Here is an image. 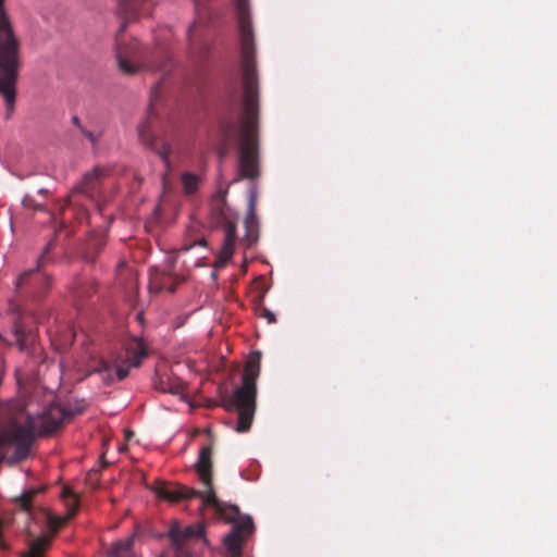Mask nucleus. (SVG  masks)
<instances>
[{
  "label": "nucleus",
  "mask_w": 557,
  "mask_h": 557,
  "mask_svg": "<svg viewBox=\"0 0 557 557\" xmlns=\"http://www.w3.org/2000/svg\"><path fill=\"white\" fill-rule=\"evenodd\" d=\"M63 522H64V520H61V519H58V518H51V519H50V523H51L54 528L60 527Z\"/></svg>",
  "instance_id": "obj_25"
},
{
  "label": "nucleus",
  "mask_w": 557,
  "mask_h": 557,
  "mask_svg": "<svg viewBox=\"0 0 557 557\" xmlns=\"http://www.w3.org/2000/svg\"><path fill=\"white\" fill-rule=\"evenodd\" d=\"M82 133L95 145L97 143L96 137L94 134L85 128H82Z\"/></svg>",
  "instance_id": "obj_24"
},
{
  "label": "nucleus",
  "mask_w": 557,
  "mask_h": 557,
  "mask_svg": "<svg viewBox=\"0 0 557 557\" xmlns=\"http://www.w3.org/2000/svg\"><path fill=\"white\" fill-rule=\"evenodd\" d=\"M259 315L267 320L269 324H272L276 321L275 314L268 308H261L259 311Z\"/></svg>",
  "instance_id": "obj_21"
},
{
  "label": "nucleus",
  "mask_w": 557,
  "mask_h": 557,
  "mask_svg": "<svg viewBox=\"0 0 557 557\" xmlns=\"http://www.w3.org/2000/svg\"><path fill=\"white\" fill-rule=\"evenodd\" d=\"M23 205L28 208L40 209V206L32 205L27 197L24 198Z\"/></svg>",
  "instance_id": "obj_26"
},
{
  "label": "nucleus",
  "mask_w": 557,
  "mask_h": 557,
  "mask_svg": "<svg viewBox=\"0 0 557 557\" xmlns=\"http://www.w3.org/2000/svg\"><path fill=\"white\" fill-rule=\"evenodd\" d=\"M17 425L13 424L9 428L0 430V462L7 457V451L14 444V453L9 458V462L14 463L26 459L28 456H21L17 454L18 438H17Z\"/></svg>",
  "instance_id": "obj_10"
},
{
  "label": "nucleus",
  "mask_w": 557,
  "mask_h": 557,
  "mask_svg": "<svg viewBox=\"0 0 557 557\" xmlns=\"http://www.w3.org/2000/svg\"><path fill=\"white\" fill-rule=\"evenodd\" d=\"M154 388L160 391L161 393H169L172 395H178L182 393V386L178 383H165L162 379L159 381H154Z\"/></svg>",
  "instance_id": "obj_16"
},
{
  "label": "nucleus",
  "mask_w": 557,
  "mask_h": 557,
  "mask_svg": "<svg viewBox=\"0 0 557 557\" xmlns=\"http://www.w3.org/2000/svg\"><path fill=\"white\" fill-rule=\"evenodd\" d=\"M195 468L197 469L199 480L207 487L206 491L200 492L193 487L177 485L172 488H162L159 493L160 496L170 502L199 497L203 504L214 507L221 515H225L226 509H228L234 515H238L239 508L237 505L224 504L220 502L215 495L212 486L211 448L209 446H203L200 448Z\"/></svg>",
  "instance_id": "obj_3"
},
{
  "label": "nucleus",
  "mask_w": 557,
  "mask_h": 557,
  "mask_svg": "<svg viewBox=\"0 0 557 557\" xmlns=\"http://www.w3.org/2000/svg\"><path fill=\"white\" fill-rule=\"evenodd\" d=\"M2 338H3V337H2V335L0 334V339H2Z\"/></svg>",
  "instance_id": "obj_29"
},
{
  "label": "nucleus",
  "mask_w": 557,
  "mask_h": 557,
  "mask_svg": "<svg viewBox=\"0 0 557 557\" xmlns=\"http://www.w3.org/2000/svg\"><path fill=\"white\" fill-rule=\"evenodd\" d=\"M42 490L44 487H27L23 490L17 496L12 497V502L17 504L21 509L30 513L33 498Z\"/></svg>",
  "instance_id": "obj_12"
},
{
  "label": "nucleus",
  "mask_w": 557,
  "mask_h": 557,
  "mask_svg": "<svg viewBox=\"0 0 557 557\" xmlns=\"http://www.w3.org/2000/svg\"><path fill=\"white\" fill-rule=\"evenodd\" d=\"M39 194H45L46 193V189L41 188L38 190Z\"/></svg>",
  "instance_id": "obj_28"
},
{
  "label": "nucleus",
  "mask_w": 557,
  "mask_h": 557,
  "mask_svg": "<svg viewBox=\"0 0 557 557\" xmlns=\"http://www.w3.org/2000/svg\"><path fill=\"white\" fill-rule=\"evenodd\" d=\"M199 176L193 173L186 172L182 175V184L185 194L190 195L194 194L198 189L199 185Z\"/></svg>",
  "instance_id": "obj_15"
},
{
  "label": "nucleus",
  "mask_w": 557,
  "mask_h": 557,
  "mask_svg": "<svg viewBox=\"0 0 557 557\" xmlns=\"http://www.w3.org/2000/svg\"><path fill=\"white\" fill-rule=\"evenodd\" d=\"M72 122H73L76 126H78L81 129L83 128V127H81V122H79L78 116H73V117H72Z\"/></svg>",
  "instance_id": "obj_27"
},
{
  "label": "nucleus",
  "mask_w": 557,
  "mask_h": 557,
  "mask_svg": "<svg viewBox=\"0 0 557 557\" xmlns=\"http://www.w3.org/2000/svg\"><path fill=\"white\" fill-rule=\"evenodd\" d=\"M64 422V414L59 410V404L51 403L37 413H27L23 424L17 425V454L29 456L36 436H50Z\"/></svg>",
  "instance_id": "obj_5"
},
{
  "label": "nucleus",
  "mask_w": 557,
  "mask_h": 557,
  "mask_svg": "<svg viewBox=\"0 0 557 557\" xmlns=\"http://www.w3.org/2000/svg\"><path fill=\"white\" fill-rule=\"evenodd\" d=\"M261 350H250L247 356L242 384L232 395V405L238 412L236 432H247L252 423L256 411L257 380L260 375Z\"/></svg>",
  "instance_id": "obj_4"
},
{
  "label": "nucleus",
  "mask_w": 557,
  "mask_h": 557,
  "mask_svg": "<svg viewBox=\"0 0 557 557\" xmlns=\"http://www.w3.org/2000/svg\"><path fill=\"white\" fill-rule=\"evenodd\" d=\"M50 544V536L41 535L28 545V549L21 554V557H44L46 549Z\"/></svg>",
  "instance_id": "obj_13"
},
{
  "label": "nucleus",
  "mask_w": 557,
  "mask_h": 557,
  "mask_svg": "<svg viewBox=\"0 0 557 557\" xmlns=\"http://www.w3.org/2000/svg\"><path fill=\"white\" fill-rule=\"evenodd\" d=\"M176 550L182 549L185 543L190 540H198L205 536V528L200 523L190 524L181 529L177 521L172 522L166 533Z\"/></svg>",
  "instance_id": "obj_9"
},
{
  "label": "nucleus",
  "mask_w": 557,
  "mask_h": 557,
  "mask_svg": "<svg viewBox=\"0 0 557 557\" xmlns=\"http://www.w3.org/2000/svg\"><path fill=\"white\" fill-rule=\"evenodd\" d=\"M240 35L244 108L239 124L238 177L256 181L260 175L258 157V77L253 64V30L248 0H234Z\"/></svg>",
  "instance_id": "obj_1"
},
{
  "label": "nucleus",
  "mask_w": 557,
  "mask_h": 557,
  "mask_svg": "<svg viewBox=\"0 0 557 557\" xmlns=\"http://www.w3.org/2000/svg\"><path fill=\"white\" fill-rule=\"evenodd\" d=\"M137 132H138V137L140 139V141L145 146H147L149 148H153L154 147V141H153L152 136L148 132L147 123L139 124L138 127H137Z\"/></svg>",
  "instance_id": "obj_18"
},
{
  "label": "nucleus",
  "mask_w": 557,
  "mask_h": 557,
  "mask_svg": "<svg viewBox=\"0 0 557 557\" xmlns=\"http://www.w3.org/2000/svg\"><path fill=\"white\" fill-rule=\"evenodd\" d=\"M150 350H116L108 359L101 358L88 371V375L98 373L104 385L123 381L132 368H137L148 357Z\"/></svg>",
  "instance_id": "obj_6"
},
{
  "label": "nucleus",
  "mask_w": 557,
  "mask_h": 557,
  "mask_svg": "<svg viewBox=\"0 0 557 557\" xmlns=\"http://www.w3.org/2000/svg\"><path fill=\"white\" fill-rule=\"evenodd\" d=\"M117 63L119 69L127 75H133L138 71L137 65L132 64L127 59L123 58L121 54H117Z\"/></svg>",
  "instance_id": "obj_19"
},
{
  "label": "nucleus",
  "mask_w": 557,
  "mask_h": 557,
  "mask_svg": "<svg viewBox=\"0 0 557 557\" xmlns=\"http://www.w3.org/2000/svg\"><path fill=\"white\" fill-rule=\"evenodd\" d=\"M224 238L223 244L219 252V261L216 262V267H223L226 262H228L235 251V243H236V222L227 221L223 225Z\"/></svg>",
  "instance_id": "obj_11"
},
{
  "label": "nucleus",
  "mask_w": 557,
  "mask_h": 557,
  "mask_svg": "<svg viewBox=\"0 0 557 557\" xmlns=\"http://www.w3.org/2000/svg\"><path fill=\"white\" fill-rule=\"evenodd\" d=\"M0 0V92L5 102L7 117H11L15 103V84L18 70V42Z\"/></svg>",
  "instance_id": "obj_2"
},
{
  "label": "nucleus",
  "mask_w": 557,
  "mask_h": 557,
  "mask_svg": "<svg viewBox=\"0 0 557 557\" xmlns=\"http://www.w3.org/2000/svg\"><path fill=\"white\" fill-rule=\"evenodd\" d=\"M157 153L162 159L165 168L170 169V166H171V163H170V147L164 144L162 149L158 150Z\"/></svg>",
  "instance_id": "obj_20"
},
{
  "label": "nucleus",
  "mask_w": 557,
  "mask_h": 557,
  "mask_svg": "<svg viewBox=\"0 0 557 557\" xmlns=\"http://www.w3.org/2000/svg\"><path fill=\"white\" fill-rule=\"evenodd\" d=\"M14 343H8L9 345H16L17 348H26L32 345L29 335H26L20 327L15 326L13 334Z\"/></svg>",
  "instance_id": "obj_17"
},
{
  "label": "nucleus",
  "mask_w": 557,
  "mask_h": 557,
  "mask_svg": "<svg viewBox=\"0 0 557 557\" xmlns=\"http://www.w3.org/2000/svg\"><path fill=\"white\" fill-rule=\"evenodd\" d=\"M255 531L253 521L250 516L236 519L230 532L223 537L225 557H240L244 543L252 535Z\"/></svg>",
  "instance_id": "obj_7"
},
{
  "label": "nucleus",
  "mask_w": 557,
  "mask_h": 557,
  "mask_svg": "<svg viewBox=\"0 0 557 557\" xmlns=\"http://www.w3.org/2000/svg\"><path fill=\"white\" fill-rule=\"evenodd\" d=\"M257 190L256 187L249 189L248 207L244 221L245 234L240 245L245 248L252 247L259 239V222L256 215Z\"/></svg>",
  "instance_id": "obj_8"
},
{
  "label": "nucleus",
  "mask_w": 557,
  "mask_h": 557,
  "mask_svg": "<svg viewBox=\"0 0 557 557\" xmlns=\"http://www.w3.org/2000/svg\"><path fill=\"white\" fill-rule=\"evenodd\" d=\"M3 524H4V520H2L0 518V549L1 550H8L9 549V545L3 540V535H2V527H3Z\"/></svg>",
  "instance_id": "obj_23"
},
{
  "label": "nucleus",
  "mask_w": 557,
  "mask_h": 557,
  "mask_svg": "<svg viewBox=\"0 0 557 557\" xmlns=\"http://www.w3.org/2000/svg\"><path fill=\"white\" fill-rule=\"evenodd\" d=\"M84 409L85 406L83 400L67 403L65 405L59 404V410L64 414V421L67 419H73L74 417L83 413Z\"/></svg>",
  "instance_id": "obj_14"
},
{
  "label": "nucleus",
  "mask_w": 557,
  "mask_h": 557,
  "mask_svg": "<svg viewBox=\"0 0 557 557\" xmlns=\"http://www.w3.org/2000/svg\"><path fill=\"white\" fill-rule=\"evenodd\" d=\"M101 169L99 166H95L92 169V171L90 172H87L85 175H84V180L88 181L90 178H96L98 177L100 174H101Z\"/></svg>",
  "instance_id": "obj_22"
}]
</instances>
